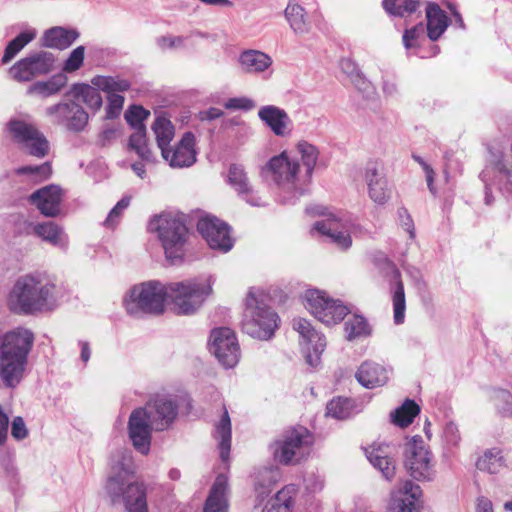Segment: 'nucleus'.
<instances>
[{
	"label": "nucleus",
	"instance_id": "f257e3e1",
	"mask_svg": "<svg viewBox=\"0 0 512 512\" xmlns=\"http://www.w3.org/2000/svg\"><path fill=\"white\" fill-rule=\"evenodd\" d=\"M34 339V333L24 327L0 334V380L4 386L14 388L22 380Z\"/></svg>",
	"mask_w": 512,
	"mask_h": 512
},
{
	"label": "nucleus",
	"instance_id": "f03ea898",
	"mask_svg": "<svg viewBox=\"0 0 512 512\" xmlns=\"http://www.w3.org/2000/svg\"><path fill=\"white\" fill-rule=\"evenodd\" d=\"M314 444V434L305 426L296 425L285 429L271 448L275 461L284 466H295L308 460Z\"/></svg>",
	"mask_w": 512,
	"mask_h": 512
},
{
	"label": "nucleus",
	"instance_id": "7ed1b4c3",
	"mask_svg": "<svg viewBox=\"0 0 512 512\" xmlns=\"http://www.w3.org/2000/svg\"><path fill=\"white\" fill-rule=\"evenodd\" d=\"M150 225L158 234L166 258L172 263L181 261L190 237L184 216L171 213L161 214L155 217Z\"/></svg>",
	"mask_w": 512,
	"mask_h": 512
},
{
	"label": "nucleus",
	"instance_id": "20e7f679",
	"mask_svg": "<svg viewBox=\"0 0 512 512\" xmlns=\"http://www.w3.org/2000/svg\"><path fill=\"white\" fill-rule=\"evenodd\" d=\"M50 294V286L43 285L32 276H22L11 289L7 298V306L15 314H33L44 308Z\"/></svg>",
	"mask_w": 512,
	"mask_h": 512
},
{
	"label": "nucleus",
	"instance_id": "39448f33",
	"mask_svg": "<svg viewBox=\"0 0 512 512\" xmlns=\"http://www.w3.org/2000/svg\"><path fill=\"white\" fill-rule=\"evenodd\" d=\"M116 475L108 478L106 491L115 502L123 498L128 512H147L146 487L143 483L134 482L127 484V477L132 476L134 471L129 467H115Z\"/></svg>",
	"mask_w": 512,
	"mask_h": 512
},
{
	"label": "nucleus",
	"instance_id": "423d86ee",
	"mask_svg": "<svg viewBox=\"0 0 512 512\" xmlns=\"http://www.w3.org/2000/svg\"><path fill=\"white\" fill-rule=\"evenodd\" d=\"M278 315L265 304L257 301L254 294L246 297V309L242 321V331L249 336L267 340L278 327Z\"/></svg>",
	"mask_w": 512,
	"mask_h": 512
},
{
	"label": "nucleus",
	"instance_id": "0eeeda50",
	"mask_svg": "<svg viewBox=\"0 0 512 512\" xmlns=\"http://www.w3.org/2000/svg\"><path fill=\"white\" fill-rule=\"evenodd\" d=\"M168 298L173 304V310L178 315H189L196 312L203 304L205 298L212 292L209 283L186 280L170 283Z\"/></svg>",
	"mask_w": 512,
	"mask_h": 512
},
{
	"label": "nucleus",
	"instance_id": "6e6552de",
	"mask_svg": "<svg viewBox=\"0 0 512 512\" xmlns=\"http://www.w3.org/2000/svg\"><path fill=\"white\" fill-rule=\"evenodd\" d=\"M167 285L150 281L134 286L131 290L130 301L126 309L133 314L136 309L149 314H162L168 298Z\"/></svg>",
	"mask_w": 512,
	"mask_h": 512
},
{
	"label": "nucleus",
	"instance_id": "1a4fd4ad",
	"mask_svg": "<svg viewBox=\"0 0 512 512\" xmlns=\"http://www.w3.org/2000/svg\"><path fill=\"white\" fill-rule=\"evenodd\" d=\"M405 467L418 481L432 480L435 475L433 456L420 436H414L405 447Z\"/></svg>",
	"mask_w": 512,
	"mask_h": 512
},
{
	"label": "nucleus",
	"instance_id": "9d476101",
	"mask_svg": "<svg viewBox=\"0 0 512 512\" xmlns=\"http://www.w3.org/2000/svg\"><path fill=\"white\" fill-rule=\"evenodd\" d=\"M56 58L53 53L39 51L18 60L9 70L11 77L17 82H29L47 75L55 68Z\"/></svg>",
	"mask_w": 512,
	"mask_h": 512
},
{
	"label": "nucleus",
	"instance_id": "9b49d317",
	"mask_svg": "<svg viewBox=\"0 0 512 512\" xmlns=\"http://www.w3.org/2000/svg\"><path fill=\"white\" fill-rule=\"evenodd\" d=\"M306 308L321 322L331 325L344 319L347 308L327 297L324 292L309 290L306 292Z\"/></svg>",
	"mask_w": 512,
	"mask_h": 512
},
{
	"label": "nucleus",
	"instance_id": "f8f14e48",
	"mask_svg": "<svg viewBox=\"0 0 512 512\" xmlns=\"http://www.w3.org/2000/svg\"><path fill=\"white\" fill-rule=\"evenodd\" d=\"M142 409L156 431L168 429L178 414L177 403L167 395H154Z\"/></svg>",
	"mask_w": 512,
	"mask_h": 512
},
{
	"label": "nucleus",
	"instance_id": "ddd939ff",
	"mask_svg": "<svg viewBox=\"0 0 512 512\" xmlns=\"http://www.w3.org/2000/svg\"><path fill=\"white\" fill-rule=\"evenodd\" d=\"M197 230L211 249L229 251L234 244L230 227L216 217H203L197 223Z\"/></svg>",
	"mask_w": 512,
	"mask_h": 512
},
{
	"label": "nucleus",
	"instance_id": "4468645a",
	"mask_svg": "<svg viewBox=\"0 0 512 512\" xmlns=\"http://www.w3.org/2000/svg\"><path fill=\"white\" fill-rule=\"evenodd\" d=\"M211 349L225 367H234L240 356V348L235 333L227 327L216 328L211 332Z\"/></svg>",
	"mask_w": 512,
	"mask_h": 512
},
{
	"label": "nucleus",
	"instance_id": "2eb2a0df",
	"mask_svg": "<svg viewBox=\"0 0 512 512\" xmlns=\"http://www.w3.org/2000/svg\"><path fill=\"white\" fill-rule=\"evenodd\" d=\"M92 84L103 92L108 93L106 118H117L123 109L124 97L116 92H125L130 89V82L125 79L112 76H96L92 79Z\"/></svg>",
	"mask_w": 512,
	"mask_h": 512
},
{
	"label": "nucleus",
	"instance_id": "dca6fc26",
	"mask_svg": "<svg viewBox=\"0 0 512 512\" xmlns=\"http://www.w3.org/2000/svg\"><path fill=\"white\" fill-rule=\"evenodd\" d=\"M292 327L300 336L299 344L307 353V362L314 365L326 347L325 337L304 318L293 319Z\"/></svg>",
	"mask_w": 512,
	"mask_h": 512
},
{
	"label": "nucleus",
	"instance_id": "f3484780",
	"mask_svg": "<svg viewBox=\"0 0 512 512\" xmlns=\"http://www.w3.org/2000/svg\"><path fill=\"white\" fill-rule=\"evenodd\" d=\"M46 114L57 124L65 125L69 130L82 131L88 123V114L75 102H63L46 109Z\"/></svg>",
	"mask_w": 512,
	"mask_h": 512
},
{
	"label": "nucleus",
	"instance_id": "a211bd4d",
	"mask_svg": "<svg viewBox=\"0 0 512 512\" xmlns=\"http://www.w3.org/2000/svg\"><path fill=\"white\" fill-rule=\"evenodd\" d=\"M152 430L154 428L145 417V411L142 408L133 410L128 421V433L134 448L144 455L150 451Z\"/></svg>",
	"mask_w": 512,
	"mask_h": 512
},
{
	"label": "nucleus",
	"instance_id": "6ab92c4d",
	"mask_svg": "<svg viewBox=\"0 0 512 512\" xmlns=\"http://www.w3.org/2000/svg\"><path fill=\"white\" fill-rule=\"evenodd\" d=\"M195 144L194 134L186 132L172 149H163L161 155L173 168L190 167L196 162Z\"/></svg>",
	"mask_w": 512,
	"mask_h": 512
},
{
	"label": "nucleus",
	"instance_id": "aec40b11",
	"mask_svg": "<svg viewBox=\"0 0 512 512\" xmlns=\"http://www.w3.org/2000/svg\"><path fill=\"white\" fill-rule=\"evenodd\" d=\"M62 190L57 185H48L34 191L29 201L46 217H56L60 213Z\"/></svg>",
	"mask_w": 512,
	"mask_h": 512
},
{
	"label": "nucleus",
	"instance_id": "412c9836",
	"mask_svg": "<svg viewBox=\"0 0 512 512\" xmlns=\"http://www.w3.org/2000/svg\"><path fill=\"white\" fill-rule=\"evenodd\" d=\"M422 490L419 485L410 480L403 482L392 495L397 512H421Z\"/></svg>",
	"mask_w": 512,
	"mask_h": 512
},
{
	"label": "nucleus",
	"instance_id": "4be33fe9",
	"mask_svg": "<svg viewBox=\"0 0 512 512\" xmlns=\"http://www.w3.org/2000/svg\"><path fill=\"white\" fill-rule=\"evenodd\" d=\"M380 170L381 167L378 162H369L365 170V180L370 198L375 203L383 205L388 201L390 192L387 187V180Z\"/></svg>",
	"mask_w": 512,
	"mask_h": 512
},
{
	"label": "nucleus",
	"instance_id": "5701e85b",
	"mask_svg": "<svg viewBox=\"0 0 512 512\" xmlns=\"http://www.w3.org/2000/svg\"><path fill=\"white\" fill-rule=\"evenodd\" d=\"M355 377L367 389L383 386L388 380L386 369L372 361L363 362L358 368Z\"/></svg>",
	"mask_w": 512,
	"mask_h": 512
},
{
	"label": "nucleus",
	"instance_id": "b1692460",
	"mask_svg": "<svg viewBox=\"0 0 512 512\" xmlns=\"http://www.w3.org/2000/svg\"><path fill=\"white\" fill-rule=\"evenodd\" d=\"M267 167L273 174L274 180L278 183L294 182L299 171V164L289 160L285 153L273 157Z\"/></svg>",
	"mask_w": 512,
	"mask_h": 512
},
{
	"label": "nucleus",
	"instance_id": "393cba45",
	"mask_svg": "<svg viewBox=\"0 0 512 512\" xmlns=\"http://www.w3.org/2000/svg\"><path fill=\"white\" fill-rule=\"evenodd\" d=\"M227 479L223 475H219L206 499L203 512H227L228 502L226 498Z\"/></svg>",
	"mask_w": 512,
	"mask_h": 512
},
{
	"label": "nucleus",
	"instance_id": "a878e982",
	"mask_svg": "<svg viewBox=\"0 0 512 512\" xmlns=\"http://www.w3.org/2000/svg\"><path fill=\"white\" fill-rule=\"evenodd\" d=\"M258 116L273 131L275 135H285L286 128L290 120L284 110L273 105H267L263 106L259 110Z\"/></svg>",
	"mask_w": 512,
	"mask_h": 512
},
{
	"label": "nucleus",
	"instance_id": "bb28decb",
	"mask_svg": "<svg viewBox=\"0 0 512 512\" xmlns=\"http://www.w3.org/2000/svg\"><path fill=\"white\" fill-rule=\"evenodd\" d=\"M427 35L431 41L438 40L448 27V17L436 3L426 7Z\"/></svg>",
	"mask_w": 512,
	"mask_h": 512
},
{
	"label": "nucleus",
	"instance_id": "cd10ccee",
	"mask_svg": "<svg viewBox=\"0 0 512 512\" xmlns=\"http://www.w3.org/2000/svg\"><path fill=\"white\" fill-rule=\"evenodd\" d=\"M340 223L336 219L318 221L314 228L323 235L328 236L340 249H347L352 244L351 236L346 231L339 230Z\"/></svg>",
	"mask_w": 512,
	"mask_h": 512
},
{
	"label": "nucleus",
	"instance_id": "c85d7f7f",
	"mask_svg": "<svg viewBox=\"0 0 512 512\" xmlns=\"http://www.w3.org/2000/svg\"><path fill=\"white\" fill-rule=\"evenodd\" d=\"M78 35L75 30L53 27L44 33L42 43L45 47L63 50L68 48L77 39Z\"/></svg>",
	"mask_w": 512,
	"mask_h": 512
},
{
	"label": "nucleus",
	"instance_id": "c756f323",
	"mask_svg": "<svg viewBox=\"0 0 512 512\" xmlns=\"http://www.w3.org/2000/svg\"><path fill=\"white\" fill-rule=\"evenodd\" d=\"M242 69L247 73H259L268 69L271 64V58L258 50L244 51L239 58Z\"/></svg>",
	"mask_w": 512,
	"mask_h": 512
},
{
	"label": "nucleus",
	"instance_id": "7c9ffc66",
	"mask_svg": "<svg viewBox=\"0 0 512 512\" xmlns=\"http://www.w3.org/2000/svg\"><path fill=\"white\" fill-rule=\"evenodd\" d=\"M505 466L506 460L498 447L485 450L476 462L477 469L491 474L500 472Z\"/></svg>",
	"mask_w": 512,
	"mask_h": 512
},
{
	"label": "nucleus",
	"instance_id": "2f4dec72",
	"mask_svg": "<svg viewBox=\"0 0 512 512\" xmlns=\"http://www.w3.org/2000/svg\"><path fill=\"white\" fill-rule=\"evenodd\" d=\"M386 262L394 268L395 277L397 279L396 287L393 291L392 295V303H393V318L396 324H402L405 320V310H406V299H405V290L404 284L401 280L400 271L395 268L392 262L386 259Z\"/></svg>",
	"mask_w": 512,
	"mask_h": 512
},
{
	"label": "nucleus",
	"instance_id": "473e14b6",
	"mask_svg": "<svg viewBox=\"0 0 512 512\" xmlns=\"http://www.w3.org/2000/svg\"><path fill=\"white\" fill-rule=\"evenodd\" d=\"M67 83V77L63 74L52 76L48 81H37L27 90L29 95L50 97L57 94Z\"/></svg>",
	"mask_w": 512,
	"mask_h": 512
},
{
	"label": "nucleus",
	"instance_id": "72a5a7b5",
	"mask_svg": "<svg viewBox=\"0 0 512 512\" xmlns=\"http://www.w3.org/2000/svg\"><path fill=\"white\" fill-rule=\"evenodd\" d=\"M216 431L219 437V451L220 457L222 461L226 462L229 459L230 450H231V439H232V429H231V420L227 409L224 407V412L216 425Z\"/></svg>",
	"mask_w": 512,
	"mask_h": 512
},
{
	"label": "nucleus",
	"instance_id": "f704fd0d",
	"mask_svg": "<svg viewBox=\"0 0 512 512\" xmlns=\"http://www.w3.org/2000/svg\"><path fill=\"white\" fill-rule=\"evenodd\" d=\"M421 0H383V9L392 16H410L421 7Z\"/></svg>",
	"mask_w": 512,
	"mask_h": 512
},
{
	"label": "nucleus",
	"instance_id": "c9c22d12",
	"mask_svg": "<svg viewBox=\"0 0 512 512\" xmlns=\"http://www.w3.org/2000/svg\"><path fill=\"white\" fill-rule=\"evenodd\" d=\"M420 410V406L414 400L407 399L391 414L392 422L401 428H406L412 424Z\"/></svg>",
	"mask_w": 512,
	"mask_h": 512
},
{
	"label": "nucleus",
	"instance_id": "e433bc0d",
	"mask_svg": "<svg viewBox=\"0 0 512 512\" xmlns=\"http://www.w3.org/2000/svg\"><path fill=\"white\" fill-rule=\"evenodd\" d=\"M152 130L155 134L157 145L162 152L163 149L169 147L170 142L174 138V126L165 116H158L152 125Z\"/></svg>",
	"mask_w": 512,
	"mask_h": 512
},
{
	"label": "nucleus",
	"instance_id": "4c0bfd02",
	"mask_svg": "<svg viewBox=\"0 0 512 512\" xmlns=\"http://www.w3.org/2000/svg\"><path fill=\"white\" fill-rule=\"evenodd\" d=\"M228 183L241 196H250L253 188L242 166L231 164L228 170Z\"/></svg>",
	"mask_w": 512,
	"mask_h": 512
},
{
	"label": "nucleus",
	"instance_id": "58836bf2",
	"mask_svg": "<svg viewBox=\"0 0 512 512\" xmlns=\"http://www.w3.org/2000/svg\"><path fill=\"white\" fill-rule=\"evenodd\" d=\"M367 457L370 463L379 469L383 476L390 480L395 475V464L394 461L388 457L385 452L380 448H371L370 450H366Z\"/></svg>",
	"mask_w": 512,
	"mask_h": 512
},
{
	"label": "nucleus",
	"instance_id": "ea45409f",
	"mask_svg": "<svg viewBox=\"0 0 512 512\" xmlns=\"http://www.w3.org/2000/svg\"><path fill=\"white\" fill-rule=\"evenodd\" d=\"M285 17L295 33L304 34L309 31L310 25L305 10L300 5L289 3L285 9Z\"/></svg>",
	"mask_w": 512,
	"mask_h": 512
},
{
	"label": "nucleus",
	"instance_id": "a19ab883",
	"mask_svg": "<svg viewBox=\"0 0 512 512\" xmlns=\"http://www.w3.org/2000/svg\"><path fill=\"white\" fill-rule=\"evenodd\" d=\"M128 148L134 151L142 160H152L153 153L148 146L146 127L134 130L129 137Z\"/></svg>",
	"mask_w": 512,
	"mask_h": 512
},
{
	"label": "nucleus",
	"instance_id": "79ce46f5",
	"mask_svg": "<svg viewBox=\"0 0 512 512\" xmlns=\"http://www.w3.org/2000/svg\"><path fill=\"white\" fill-rule=\"evenodd\" d=\"M99 88L88 84H78L73 87L74 95L81 98L82 101L91 109L99 110L102 107V97Z\"/></svg>",
	"mask_w": 512,
	"mask_h": 512
},
{
	"label": "nucleus",
	"instance_id": "37998d69",
	"mask_svg": "<svg viewBox=\"0 0 512 512\" xmlns=\"http://www.w3.org/2000/svg\"><path fill=\"white\" fill-rule=\"evenodd\" d=\"M8 129L17 142L24 144H28L39 133L33 124L22 120H11Z\"/></svg>",
	"mask_w": 512,
	"mask_h": 512
},
{
	"label": "nucleus",
	"instance_id": "c03bdc74",
	"mask_svg": "<svg viewBox=\"0 0 512 512\" xmlns=\"http://www.w3.org/2000/svg\"><path fill=\"white\" fill-rule=\"evenodd\" d=\"M344 328L348 340L370 335L371 330L366 319L360 315H352L345 323Z\"/></svg>",
	"mask_w": 512,
	"mask_h": 512
},
{
	"label": "nucleus",
	"instance_id": "a18cd8bd",
	"mask_svg": "<svg viewBox=\"0 0 512 512\" xmlns=\"http://www.w3.org/2000/svg\"><path fill=\"white\" fill-rule=\"evenodd\" d=\"M34 233L42 240L57 245L61 240L63 230L58 224L49 221L35 225Z\"/></svg>",
	"mask_w": 512,
	"mask_h": 512
},
{
	"label": "nucleus",
	"instance_id": "49530a36",
	"mask_svg": "<svg viewBox=\"0 0 512 512\" xmlns=\"http://www.w3.org/2000/svg\"><path fill=\"white\" fill-rule=\"evenodd\" d=\"M34 37V33L22 32L11 40L5 48L2 62L8 63L12 60L29 42L34 39Z\"/></svg>",
	"mask_w": 512,
	"mask_h": 512
},
{
	"label": "nucleus",
	"instance_id": "de8ad7c7",
	"mask_svg": "<svg viewBox=\"0 0 512 512\" xmlns=\"http://www.w3.org/2000/svg\"><path fill=\"white\" fill-rule=\"evenodd\" d=\"M352 407L353 403L351 399L336 397L328 402L326 414L336 419H345L350 415Z\"/></svg>",
	"mask_w": 512,
	"mask_h": 512
},
{
	"label": "nucleus",
	"instance_id": "09e8293b",
	"mask_svg": "<svg viewBox=\"0 0 512 512\" xmlns=\"http://www.w3.org/2000/svg\"><path fill=\"white\" fill-rule=\"evenodd\" d=\"M295 494L296 488L294 485L285 486L268 502V506L277 507V509L283 512H290Z\"/></svg>",
	"mask_w": 512,
	"mask_h": 512
},
{
	"label": "nucleus",
	"instance_id": "8fccbe9b",
	"mask_svg": "<svg viewBox=\"0 0 512 512\" xmlns=\"http://www.w3.org/2000/svg\"><path fill=\"white\" fill-rule=\"evenodd\" d=\"M297 150L301 155L304 166L306 167V172L310 176L316 165L319 152L315 146L306 141H300L297 144Z\"/></svg>",
	"mask_w": 512,
	"mask_h": 512
},
{
	"label": "nucleus",
	"instance_id": "3c124183",
	"mask_svg": "<svg viewBox=\"0 0 512 512\" xmlns=\"http://www.w3.org/2000/svg\"><path fill=\"white\" fill-rule=\"evenodd\" d=\"M15 172L17 175H33L38 182H42L51 177L53 170L51 162L47 161L37 166L28 165L19 167Z\"/></svg>",
	"mask_w": 512,
	"mask_h": 512
},
{
	"label": "nucleus",
	"instance_id": "603ef678",
	"mask_svg": "<svg viewBox=\"0 0 512 512\" xmlns=\"http://www.w3.org/2000/svg\"><path fill=\"white\" fill-rule=\"evenodd\" d=\"M424 38V25L418 23L417 25L406 29L402 36L403 45L406 49L418 48L421 39Z\"/></svg>",
	"mask_w": 512,
	"mask_h": 512
},
{
	"label": "nucleus",
	"instance_id": "864d4df0",
	"mask_svg": "<svg viewBox=\"0 0 512 512\" xmlns=\"http://www.w3.org/2000/svg\"><path fill=\"white\" fill-rule=\"evenodd\" d=\"M150 112L139 105H132L125 113V119L134 130L145 127L143 121L147 119Z\"/></svg>",
	"mask_w": 512,
	"mask_h": 512
},
{
	"label": "nucleus",
	"instance_id": "5fc2aeb1",
	"mask_svg": "<svg viewBox=\"0 0 512 512\" xmlns=\"http://www.w3.org/2000/svg\"><path fill=\"white\" fill-rule=\"evenodd\" d=\"M131 202V196H124L109 212L104 224L108 228H115L119 223L123 211L128 208Z\"/></svg>",
	"mask_w": 512,
	"mask_h": 512
},
{
	"label": "nucleus",
	"instance_id": "6e6d98bb",
	"mask_svg": "<svg viewBox=\"0 0 512 512\" xmlns=\"http://www.w3.org/2000/svg\"><path fill=\"white\" fill-rule=\"evenodd\" d=\"M271 473V471L263 469L259 471L257 474L256 478L259 481H257L255 484V491L257 493V497L260 499L261 502L271 493Z\"/></svg>",
	"mask_w": 512,
	"mask_h": 512
},
{
	"label": "nucleus",
	"instance_id": "4d7b16f0",
	"mask_svg": "<svg viewBox=\"0 0 512 512\" xmlns=\"http://www.w3.org/2000/svg\"><path fill=\"white\" fill-rule=\"evenodd\" d=\"M85 48L78 46L70 53L67 60L64 62L62 70L66 73H72L80 69L84 62Z\"/></svg>",
	"mask_w": 512,
	"mask_h": 512
},
{
	"label": "nucleus",
	"instance_id": "13d9d810",
	"mask_svg": "<svg viewBox=\"0 0 512 512\" xmlns=\"http://www.w3.org/2000/svg\"><path fill=\"white\" fill-rule=\"evenodd\" d=\"M26 145L28 146L29 154L37 158H43L49 152L48 141L40 132Z\"/></svg>",
	"mask_w": 512,
	"mask_h": 512
},
{
	"label": "nucleus",
	"instance_id": "bf43d9fd",
	"mask_svg": "<svg viewBox=\"0 0 512 512\" xmlns=\"http://www.w3.org/2000/svg\"><path fill=\"white\" fill-rule=\"evenodd\" d=\"M226 109L229 110H251L255 104L251 99L246 97L230 98L224 104Z\"/></svg>",
	"mask_w": 512,
	"mask_h": 512
},
{
	"label": "nucleus",
	"instance_id": "052dcab7",
	"mask_svg": "<svg viewBox=\"0 0 512 512\" xmlns=\"http://www.w3.org/2000/svg\"><path fill=\"white\" fill-rule=\"evenodd\" d=\"M183 42L184 38L181 36H162L157 40L158 46L163 50L167 48L172 49L175 47H180L183 45Z\"/></svg>",
	"mask_w": 512,
	"mask_h": 512
},
{
	"label": "nucleus",
	"instance_id": "680f3d73",
	"mask_svg": "<svg viewBox=\"0 0 512 512\" xmlns=\"http://www.w3.org/2000/svg\"><path fill=\"white\" fill-rule=\"evenodd\" d=\"M413 158L416 162H418L422 166V168L425 172V175H426V181H427L428 188L431 192H434L435 172H434L433 168L430 165H428L421 157L413 155Z\"/></svg>",
	"mask_w": 512,
	"mask_h": 512
},
{
	"label": "nucleus",
	"instance_id": "e2e57ef3",
	"mask_svg": "<svg viewBox=\"0 0 512 512\" xmlns=\"http://www.w3.org/2000/svg\"><path fill=\"white\" fill-rule=\"evenodd\" d=\"M11 435L15 439H24L27 436V429L21 417L14 418L11 427Z\"/></svg>",
	"mask_w": 512,
	"mask_h": 512
},
{
	"label": "nucleus",
	"instance_id": "0e129e2a",
	"mask_svg": "<svg viewBox=\"0 0 512 512\" xmlns=\"http://www.w3.org/2000/svg\"><path fill=\"white\" fill-rule=\"evenodd\" d=\"M399 216L401 218L402 226L409 233L411 239L415 238V228L412 217L408 214L406 209H402L399 212Z\"/></svg>",
	"mask_w": 512,
	"mask_h": 512
},
{
	"label": "nucleus",
	"instance_id": "69168bd1",
	"mask_svg": "<svg viewBox=\"0 0 512 512\" xmlns=\"http://www.w3.org/2000/svg\"><path fill=\"white\" fill-rule=\"evenodd\" d=\"M201 120H214L220 118L223 115V111L221 109L211 107L208 110L200 113Z\"/></svg>",
	"mask_w": 512,
	"mask_h": 512
},
{
	"label": "nucleus",
	"instance_id": "338daca9",
	"mask_svg": "<svg viewBox=\"0 0 512 512\" xmlns=\"http://www.w3.org/2000/svg\"><path fill=\"white\" fill-rule=\"evenodd\" d=\"M477 512H493L492 502L486 497L478 498Z\"/></svg>",
	"mask_w": 512,
	"mask_h": 512
},
{
	"label": "nucleus",
	"instance_id": "774afa93",
	"mask_svg": "<svg viewBox=\"0 0 512 512\" xmlns=\"http://www.w3.org/2000/svg\"><path fill=\"white\" fill-rule=\"evenodd\" d=\"M90 354L91 351L89 344L87 342H81V359L83 360V362H88Z\"/></svg>",
	"mask_w": 512,
	"mask_h": 512
}]
</instances>
